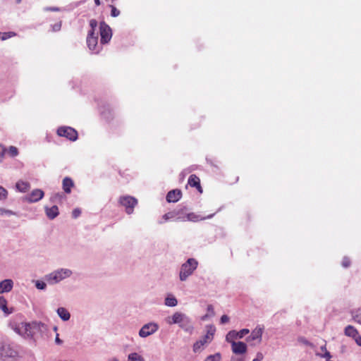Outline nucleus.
<instances>
[{
    "instance_id": "nucleus-1",
    "label": "nucleus",
    "mask_w": 361,
    "mask_h": 361,
    "mask_svg": "<svg viewBox=\"0 0 361 361\" xmlns=\"http://www.w3.org/2000/svg\"><path fill=\"white\" fill-rule=\"evenodd\" d=\"M197 265L198 262L194 258H190L183 264L179 274L180 281H185L197 269Z\"/></svg>"
},
{
    "instance_id": "nucleus-2",
    "label": "nucleus",
    "mask_w": 361,
    "mask_h": 361,
    "mask_svg": "<svg viewBox=\"0 0 361 361\" xmlns=\"http://www.w3.org/2000/svg\"><path fill=\"white\" fill-rule=\"evenodd\" d=\"M119 203L126 208V213L130 214L133 212L134 208L137 204V200L132 196H121L119 198Z\"/></svg>"
},
{
    "instance_id": "nucleus-3",
    "label": "nucleus",
    "mask_w": 361,
    "mask_h": 361,
    "mask_svg": "<svg viewBox=\"0 0 361 361\" xmlns=\"http://www.w3.org/2000/svg\"><path fill=\"white\" fill-rule=\"evenodd\" d=\"M57 135L60 137H66L71 141H75L78 139V132L74 128L68 126L59 128Z\"/></svg>"
},
{
    "instance_id": "nucleus-4",
    "label": "nucleus",
    "mask_w": 361,
    "mask_h": 361,
    "mask_svg": "<svg viewBox=\"0 0 361 361\" xmlns=\"http://www.w3.org/2000/svg\"><path fill=\"white\" fill-rule=\"evenodd\" d=\"M18 355V352L11 344L4 343L0 348V357L2 359L16 357Z\"/></svg>"
},
{
    "instance_id": "nucleus-5",
    "label": "nucleus",
    "mask_w": 361,
    "mask_h": 361,
    "mask_svg": "<svg viewBox=\"0 0 361 361\" xmlns=\"http://www.w3.org/2000/svg\"><path fill=\"white\" fill-rule=\"evenodd\" d=\"M262 334L263 328L257 326L252 330L251 334L247 337L246 341L250 343L251 345H258L262 342Z\"/></svg>"
},
{
    "instance_id": "nucleus-6",
    "label": "nucleus",
    "mask_w": 361,
    "mask_h": 361,
    "mask_svg": "<svg viewBox=\"0 0 361 361\" xmlns=\"http://www.w3.org/2000/svg\"><path fill=\"white\" fill-rule=\"evenodd\" d=\"M100 42L102 44L108 43L112 37L111 27L104 22H102L99 25Z\"/></svg>"
},
{
    "instance_id": "nucleus-7",
    "label": "nucleus",
    "mask_w": 361,
    "mask_h": 361,
    "mask_svg": "<svg viewBox=\"0 0 361 361\" xmlns=\"http://www.w3.org/2000/svg\"><path fill=\"white\" fill-rule=\"evenodd\" d=\"M213 338L214 333L208 331L203 338H202L201 339H200L199 341H196L194 343L193 351L195 353L200 351L205 344L210 343L213 340Z\"/></svg>"
},
{
    "instance_id": "nucleus-8",
    "label": "nucleus",
    "mask_w": 361,
    "mask_h": 361,
    "mask_svg": "<svg viewBox=\"0 0 361 361\" xmlns=\"http://www.w3.org/2000/svg\"><path fill=\"white\" fill-rule=\"evenodd\" d=\"M250 333L248 329H243L239 331L231 330L226 336V341H235L236 339L243 338L245 336Z\"/></svg>"
},
{
    "instance_id": "nucleus-9",
    "label": "nucleus",
    "mask_w": 361,
    "mask_h": 361,
    "mask_svg": "<svg viewBox=\"0 0 361 361\" xmlns=\"http://www.w3.org/2000/svg\"><path fill=\"white\" fill-rule=\"evenodd\" d=\"M158 329L159 326L156 323H148L141 328L139 335L140 337L145 338L156 332Z\"/></svg>"
},
{
    "instance_id": "nucleus-10",
    "label": "nucleus",
    "mask_w": 361,
    "mask_h": 361,
    "mask_svg": "<svg viewBox=\"0 0 361 361\" xmlns=\"http://www.w3.org/2000/svg\"><path fill=\"white\" fill-rule=\"evenodd\" d=\"M72 272L70 269H65L56 271L50 274V279L57 283L71 275Z\"/></svg>"
},
{
    "instance_id": "nucleus-11",
    "label": "nucleus",
    "mask_w": 361,
    "mask_h": 361,
    "mask_svg": "<svg viewBox=\"0 0 361 361\" xmlns=\"http://www.w3.org/2000/svg\"><path fill=\"white\" fill-rule=\"evenodd\" d=\"M44 192L40 189H35L31 193L23 197V200L27 202H36L43 198Z\"/></svg>"
},
{
    "instance_id": "nucleus-12",
    "label": "nucleus",
    "mask_w": 361,
    "mask_h": 361,
    "mask_svg": "<svg viewBox=\"0 0 361 361\" xmlns=\"http://www.w3.org/2000/svg\"><path fill=\"white\" fill-rule=\"evenodd\" d=\"M231 345L232 352L235 355H243L247 352V345L242 341H227Z\"/></svg>"
},
{
    "instance_id": "nucleus-13",
    "label": "nucleus",
    "mask_w": 361,
    "mask_h": 361,
    "mask_svg": "<svg viewBox=\"0 0 361 361\" xmlns=\"http://www.w3.org/2000/svg\"><path fill=\"white\" fill-rule=\"evenodd\" d=\"M98 43V37L93 30H90L87 37V44L90 50L95 51Z\"/></svg>"
},
{
    "instance_id": "nucleus-14",
    "label": "nucleus",
    "mask_w": 361,
    "mask_h": 361,
    "mask_svg": "<svg viewBox=\"0 0 361 361\" xmlns=\"http://www.w3.org/2000/svg\"><path fill=\"white\" fill-rule=\"evenodd\" d=\"M182 197V192L179 189H174L169 191L166 195V201L168 202H176Z\"/></svg>"
},
{
    "instance_id": "nucleus-15",
    "label": "nucleus",
    "mask_w": 361,
    "mask_h": 361,
    "mask_svg": "<svg viewBox=\"0 0 361 361\" xmlns=\"http://www.w3.org/2000/svg\"><path fill=\"white\" fill-rule=\"evenodd\" d=\"M188 183L191 187L196 188V189L200 193L202 192V186L200 185V179L195 174H192V175H190L189 176V178H188Z\"/></svg>"
},
{
    "instance_id": "nucleus-16",
    "label": "nucleus",
    "mask_w": 361,
    "mask_h": 361,
    "mask_svg": "<svg viewBox=\"0 0 361 361\" xmlns=\"http://www.w3.org/2000/svg\"><path fill=\"white\" fill-rule=\"evenodd\" d=\"M31 327L30 325L27 323H21L20 326L17 327L16 330L18 334L24 336H32L31 333Z\"/></svg>"
},
{
    "instance_id": "nucleus-17",
    "label": "nucleus",
    "mask_w": 361,
    "mask_h": 361,
    "mask_svg": "<svg viewBox=\"0 0 361 361\" xmlns=\"http://www.w3.org/2000/svg\"><path fill=\"white\" fill-rule=\"evenodd\" d=\"M13 281L11 279H5L0 282V293L9 292L13 288Z\"/></svg>"
},
{
    "instance_id": "nucleus-18",
    "label": "nucleus",
    "mask_w": 361,
    "mask_h": 361,
    "mask_svg": "<svg viewBox=\"0 0 361 361\" xmlns=\"http://www.w3.org/2000/svg\"><path fill=\"white\" fill-rule=\"evenodd\" d=\"M184 317V314L177 312L174 313L171 317H169L167 321L170 324H180L183 321Z\"/></svg>"
},
{
    "instance_id": "nucleus-19",
    "label": "nucleus",
    "mask_w": 361,
    "mask_h": 361,
    "mask_svg": "<svg viewBox=\"0 0 361 361\" xmlns=\"http://www.w3.org/2000/svg\"><path fill=\"white\" fill-rule=\"evenodd\" d=\"M63 190L66 193H71V188L74 186V183L73 180L69 177H66L63 180Z\"/></svg>"
},
{
    "instance_id": "nucleus-20",
    "label": "nucleus",
    "mask_w": 361,
    "mask_h": 361,
    "mask_svg": "<svg viewBox=\"0 0 361 361\" xmlns=\"http://www.w3.org/2000/svg\"><path fill=\"white\" fill-rule=\"evenodd\" d=\"M181 214L180 209H175L173 211L169 212L165 214L163 216V218L165 221H168L170 219H180V214Z\"/></svg>"
},
{
    "instance_id": "nucleus-21",
    "label": "nucleus",
    "mask_w": 361,
    "mask_h": 361,
    "mask_svg": "<svg viewBox=\"0 0 361 361\" xmlns=\"http://www.w3.org/2000/svg\"><path fill=\"white\" fill-rule=\"evenodd\" d=\"M46 214L50 219H54L59 215V208L57 206L54 205L50 208H45Z\"/></svg>"
},
{
    "instance_id": "nucleus-22",
    "label": "nucleus",
    "mask_w": 361,
    "mask_h": 361,
    "mask_svg": "<svg viewBox=\"0 0 361 361\" xmlns=\"http://www.w3.org/2000/svg\"><path fill=\"white\" fill-rule=\"evenodd\" d=\"M16 188L21 192H26L30 188V184L27 181L19 180L16 183Z\"/></svg>"
},
{
    "instance_id": "nucleus-23",
    "label": "nucleus",
    "mask_w": 361,
    "mask_h": 361,
    "mask_svg": "<svg viewBox=\"0 0 361 361\" xmlns=\"http://www.w3.org/2000/svg\"><path fill=\"white\" fill-rule=\"evenodd\" d=\"M213 216H214V214H210L206 217H202L195 213H190V214H188V215H187V219L189 221L195 222V221H202V220H205L207 219L212 218Z\"/></svg>"
},
{
    "instance_id": "nucleus-24",
    "label": "nucleus",
    "mask_w": 361,
    "mask_h": 361,
    "mask_svg": "<svg viewBox=\"0 0 361 361\" xmlns=\"http://www.w3.org/2000/svg\"><path fill=\"white\" fill-rule=\"evenodd\" d=\"M345 335L351 337L355 338L358 334V331L352 325H348L344 330Z\"/></svg>"
},
{
    "instance_id": "nucleus-25",
    "label": "nucleus",
    "mask_w": 361,
    "mask_h": 361,
    "mask_svg": "<svg viewBox=\"0 0 361 361\" xmlns=\"http://www.w3.org/2000/svg\"><path fill=\"white\" fill-rule=\"evenodd\" d=\"M57 313L63 321H67L70 319V313L63 307H59L57 310Z\"/></svg>"
},
{
    "instance_id": "nucleus-26",
    "label": "nucleus",
    "mask_w": 361,
    "mask_h": 361,
    "mask_svg": "<svg viewBox=\"0 0 361 361\" xmlns=\"http://www.w3.org/2000/svg\"><path fill=\"white\" fill-rule=\"evenodd\" d=\"M0 309L6 314H11V312L8 310L7 307V301L6 300L2 297L0 296Z\"/></svg>"
},
{
    "instance_id": "nucleus-27",
    "label": "nucleus",
    "mask_w": 361,
    "mask_h": 361,
    "mask_svg": "<svg viewBox=\"0 0 361 361\" xmlns=\"http://www.w3.org/2000/svg\"><path fill=\"white\" fill-rule=\"evenodd\" d=\"M352 317H353V320L355 322L361 324V309L360 308L353 311L352 312Z\"/></svg>"
},
{
    "instance_id": "nucleus-28",
    "label": "nucleus",
    "mask_w": 361,
    "mask_h": 361,
    "mask_svg": "<svg viewBox=\"0 0 361 361\" xmlns=\"http://www.w3.org/2000/svg\"><path fill=\"white\" fill-rule=\"evenodd\" d=\"M128 360L129 361H145V359L142 356L139 355L137 353H133L129 354L128 355Z\"/></svg>"
},
{
    "instance_id": "nucleus-29",
    "label": "nucleus",
    "mask_w": 361,
    "mask_h": 361,
    "mask_svg": "<svg viewBox=\"0 0 361 361\" xmlns=\"http://www.w3.org/2000/svg\"><path fill=\"white\" fill-rule=\"evenodd\" d=\"M177 300L173 296L167 297L165 300V305L169 307H175L177 305Z\"/></svg>"
},
{
    "instance_id": "nucleus-30",
    "label": "nucleus",
    "mask_w": 361,
    "mask_h": 361,
    "mask_svg": "<svg viewBox=\"0 0 361 361\" xmlns=\"http://www.w3.org/2000/svg\"><path fill=\"white\" fill-rule=\"evenodd\" d=\"M6 152L11 157H16L18 155V149L14 146H11L8 149H6Z\"/></svg>"
},
{
    "instance_id": "nucleus-31",
    "label": "nucleus",
    "mask_w": 361,
    "mask_h": 361,
    "mask_svg": "<svg viewBox=\"0 0 361 361\" xmlns=\"http://www.w3.org/2000/svg\"><path fill=\"white\" fill-rule=\"evenodd\" d=\"M221 355L220 353H216L214 355H209L204 361H220Z\"/></svg>"
},
{
    "instance_id": "nucleus-32",
    "label": "nucleus",
    "mask_w": 361,
    "mask_h": 361,
    "mask_svg": "<svg viewBox=\"0 0 361 361\" xmlns=\"http://www.w3.org/2000/svg\"><path fill=\"white\" fill-rule=\"evenodd\" d=\"M16 33L13 32H0V39L6 40L10 37H14Z\"/></svg>"
},
{
    "instance_id": "nucleus-33",
    "label": "nucleus",
    "mask_w": 361,
    "mask_h": 361,
    "mask_svg": "<svg viewBox=\"0 0 361 361\" xmlns=\"http://www.w3.org/2000/svg\"><path fill=\"white\" fill-rule=\"evenodd\" d=\"M111 10V16L112 17H117L120 15V11L117 9L114 6L111 5L110 6Z\"/></svg>"
},
{
    "instance_id": "nucleus-34",
    "label": "nucleus",
    "mask_w": 361,
    "mask_h": 361,
    "mask_svg": "<svg viewBox=\"0 0 361 361\" xmlns=\"http://www.w3.org/2000/svg\"><path fill=\"white\" fill-rule=\"evenodd\" d=\"M14 212H13L11 210H8L4 208H0V216H4V215H14Z\"/></svg>"
},
{
    "instance_id": "nucleus-35",
    "label": "nucleus",
    "mask_w": 361,
    "mask_h": 361,
    "mask_svg": "<svg viewBox=\"0 0 361 361\" xmlns=\"http://www.w3.org/2000/svg\"><path fill=\"white\" fill-rule=\"evenodd\" d=\"M7 195H8L7 190L4 188L0 186V200L6 199L7 197Z\"/></svg>"
},
{
    "instance_id": "nucleus-36",
    "label": "nucleus",
    "mask_w": 361,
    "mask_h": 361,
    "mask_svg": "<svg viewBox=\"0 0 361 361\" xmlns=\"http://www.w3.org/2000/svg\"><path fill=\"white\" fill-rule=\"evenodd\" d=\"M6 152V148L3 145L0 144V162L2 161Z\"/></svg>"
},
{
    "instance_id": "nucleus-37",
    "label": "nucleus",
    "mask_w": 361,
    "mask_h": 361,
    "mask_svg": "<svg viewBox=\"0 0 361 361\" xmlns=\"http://www.w3.org/2000/svg\"><path fill=\"white\" fill-rule=\"evenodd\" d=\"M351 264V262H350V258L345 257H343V260H342V266L345 268H347L348 267H350Z\"/></svg>"
},
{
    "instance_id": "nucleus-38",
    "label": "nucleus",
    "mask_w": 361,
    "mask_h": 361,
    "mask_svg": "<svg viewBox=\"0 0 361 361\" xmlns=\"http://www.w3.org/2000/svg\"><path fill=\"white\" fill-rule=\"evenodd\" d=\"M321 349L322 351H324V355H323L322 357L329 360L331 357V355L330 353L326 350V347H322Z\"/></svg>"
},
{
    "instance_id": "nucleus-39",
    "label": "nucleus",
    "mask_w": 361,
    "mask_h": 361,
    "mask_svg": "<svg viewBox=\"0 0 361 361\" xmlns=\"http://www.w3.org/2000/svg\"><path fill=\"white\" fill-rule=\"evenodd\" d=\"M81 214V210L78 208L74 209L72 212V216L74 219L78 218Z\"/></svg>"
},
{
    "instance_id": "nucleus-40",
    "label": "nucleus",
    "mask_w": 361,
    "mask_h": 361,
    "mask_svg": "<svg viewBox=\"0 0 361 361\" xmlns=\"http://www.w3.org/2000/svg\"><path fill=\"white\" fill-rule=\"evenodd\" d=\"M90 25L91 27V30H93V32H94L95 28L97 26V21L95 19L90 20Z\"/></svg>"
},
{
    "instance_id": "nucleus-41",
    "label": "nucleus",
    "mask_w": 361,
    "mask_h": 361,
    "mask_svg": "<svg viewBox=\"0 0 361 361\" xmlns=\"http://www.w3.org/2000/svg\"><path fill=\"white\" fill-rule=\"evenodd\" d=\"M36 287L38 289H44L46 287V284L44 282L37 281L36 283Z\"/></svg>"
},
{
    "instance_id": "nucleus-42",
    "label": "nucleus",
    "mask_w": 361,
    "mask_h": 361,
    "mask_svg": "<svg viewBox=\"0 0 361 361\" xmlns=\"http://www.w3.org/2000/svg\"><path fill=\"white\" fill-rule=\"evenodd\" d=\"M353 339L359 346H361V336L359 334Z\"/></svg>"
},
{
    "instance_id": "nucleus-43",
    "label": "nucleus",
    "mask_w": 361,
    "mask_h": 361,
    "mask_svg": "<svg viewBox=\"0 0 361 361\" xmlns=\"http://www.w3.org/2000/svg\"><path fill=\"white\" fill-rule=\"evenodd\" d=\"M264 358V355L262 354V353L261 352H258L256 355V357L255 358V360H257V361H262Z\"/></svg>"
},
{
    "instance_id": "nucleus-44",
    "label": "nucleus",
    "mask_w": 361,
    "mask_h": 361,
    "mask_svg": "<svg viewBox=\"0 0 361 361\" xmlns=\"http://www.w3.org/2000/svg\"><path fill=\"white\" fill-rule=\"evenodd\" d=\"M228 321H229V317L227 315L224 314V315L221 316V324H225V323L228 322Z\"/></svg>"
},
{
    "instance_id": "nucleus-45",
    "label": "nucleus",
    "mask_w": 361,
    "mask_h": 361,
    "mask_svg": "<svg viewBox=\"0 0 361 361\" xmlns=\"http://www.w3.org/2000/svg\"><path fill=\"white\" fill-rule=\"evenodd\" d=\"M207 311L211 313L212 314H214V308L212 305H209L207 306Z\"/></svg>"
},
{
    "instance_id": "nucleus-46",
    "label": "nucleus",
    "mask_w": 361,
    "mask_h": 361,
    "mask_svg": "<svg viewBox=\"0 0 361 361\" xmlns=\"http://www.w3.org/2000/svg\"><path fill=\"white\" fill-rule=\"evenodd\" d=\"M94 3L97 6L101 5V0H94Z\"/></svg>"
},
{
    "instance_id": "nucleus-47",
    "label": "nucleus",
    "mask_w": 361,
    "mask_h": 361,
    "mask_svg": "<svg viewBox=\"0 0 361 361\" xmlns=\"http://www.w3.org/2000/svg\"><path fill=\"white\" fill-rule=\"evenodd\" d=\"M55 26H56V28H54V30H59L61 28V24L60 23L59 25H56Z\"/></svg>"
},
{
    "instance_id": "nucleus-48",
    "label": "nucleus",
    "mask_w": 361,
    "mask_h": 361,
    "mask_svg": "<svg viewBox=\"0 0 361 361\" xmlns=\"http://www.w3.org/2000/svg\"><path fill=\"white\" fill-rule=\"evenodd\" d=\"M56 342L57 343H61V341L59 339V338L58 335H57V336H56Z\"/></svg>"
},
{
    "instance_id": "nucleus-49",
    "label": "nucleus",
    "mask_w": 361,
    "mask_h": 361,
    "mask_svg": "<svg viewBox=\"0 0 361 361\" xmlns=\"http://www.w3.org/2000/svg\"><path fill=\"white\" fill-rule=\"evenodd\" d=\"M52 11H59V9L58 8H51Z\"/></svg>"
}]
</instances>
